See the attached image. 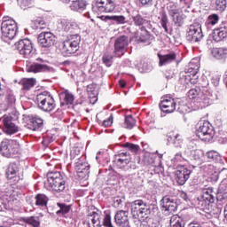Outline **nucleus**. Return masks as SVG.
<instances>
[{
	"label": "nucleus",
	"mask_w": 227,
	"mask_h": 227,
	"mask_svg": "<svg viewBox=\"0 0 227 227\" xmlns=\"http://www.w3.org/2000/svg\"><path fill=\"white\" fill-rule=\"evenodd\" d=\"M130 210L133 217L146 221L150 215H153L157 212V207L148 204L143 200H137L130 203Z\"/></svg>",
	"instance_id": "nucleus-1"
},
{
	"label": "nucleus",
	"mask_w": 227,
	"mask_h": 227,
	"mask_svg": "<svg viewBox=\"0 0 227 227\" xmlns=\"http://www.w3.org/2000/svg\"><path fill=\"white\" fill-rule=\"evenodd\" d=\"M19 152H20V144L17 140L4 139L0 143V154L3 157L10 159L19 155Z\"/></svg>",
	"instance_id": "nucleus-2"
},
{
	"label": "nucleus",
	"mask_w": 227,
	"mask_h": 227,
	"mask_svg": "<svg viewBox=\"0 0 227 227\" xmlns=\"http://www.w3.org/2000/svg\"><path fill=\"white\" fill-rule=\"evenodd\" d=\"M196 135L201 141L210 143L214 139V136H215V130H214V126L209 121H203L197 124Z\"/></svg>",
	"instance_id": "nucleus-3"
},
{
	"label": "nucleus",
	"mask_w": 227,
	"mask_h": 227,
	"mask_svg": "<svg viewBox=\"0 0 227 227\" xmlns=\"http://www.w3.org/2000/svg\"><path fill=\"white\" fill-rule=\"evenodd\" d=\"M38 107L44 113H51L56 107V101L51 92L43 91L36 96Z\"/></svg>",
	"instance_id": "nucleus-4"
},
{
	"label": "nucleus",
	"mask_w": 227,
	"mask_h": 227,
	"mask_svg": "<svg viewBox=\"0 0 227 227\" xmlns=\"http://www.w3.org/2000/svg\"><path fill=\"white\" fill-rule=\"evenodd\" d=\"M47 178L49 185L54 192H63L67 188L65 177H63L61 172H50L47 175Z\"/></svg>",
	"instance_id": "nucleus-5"
},
{
	"label": "nucleus",
	"mask_w": 227,
	"mask_h": 227,
	"mask_svg": "<svg viewBox=\"0 0 227 227\" xmlns=\"http://www.w3.org/2000/svg\"><path fill=\"white\" fill-rule=\"evenodd\" d=\"M0 121L2 123V129L4 134L7 136H13L19 132V125H17V121L15 118L10 114H4L1 117Z\"/></svg>",
	"instance_id": "nucleus-6"
},
{
	"label": "nucleus",
	"mask_w": 227,
	"mask_h": 227,
	"mask_svg": "<svg viewBox=\"0 0 227 227\" xmlns=\"http://www.w3.org/2000/svg\"><path fill=\"white\" fill-rule=\"evenodd\" d=\"M81 35L77 34L70 35V37L63 43V52H66V54H75V52L79 51Z\"/></svg>",
	"instance_id": "nucleus-7"
},
{
	"label": "nucleus",
	"mask_w": 227,
	"mask_h": 227,
	"mask_svg": "<svg viewBox=\"0 0 227 227\" xmlns=\"http://www.w3.org/2000/svg\"><path fill=\"white\" fill-rule=\"evenodd\" d=\"M92 9L98 13H113L116 10V4L113 0H96Z\"/></svg>",
	"instance_id": "nucleus-8"
},
{
	"label": "nucleus",
	"mask_w": 227,
	"mask_h": 227,
	"mask_svg": "<svg viewBox=\"0 0 227 227\" xmlns=\"http://www.w3.org/2000/svg\"><path fill=\"white\" fill-rule=\"evenodd\" d=\"M1 32L3 36L13 40L17 36V22L13 20H5L1 23Z\"/></svg>",
	"instance_id": "nucleus-9"
},
{
	"label": "nucleus",
	"mask_w": 227,
	"mask_h": 227,
	"mask_svg": "<svg viewBox=\"0 0 227 227\" xmlns=\"http://www.w3.org/2000/svg\"><path fill=\"white\" fill-rule=\"evenodd\" d=\"M14 46L19 51L20 54L24 56V58H33V43L31 40L27 38L21 39L15 43Z\"/></svg>",
	"instance_id": "nucleus-10"
},
{
	"label": "nucleus",
	"mask_w": 227,
	"mask_h": 227,
	"mask_svg": "<svg viewBox=\"0 0 227 227\" xmlns=\"http://www.w3.org/2000/svg\"><path fill=\"white\" fill-rule=\"evenodd\" d=\"M202 38L203 31L201 30V24L193 23L190 25L186 35L188 42H191V43H196L197 42H201Z\"/></svg>",
	"instance_id": "nucleus-11"
},
{
	"label": "nucleus",
	"mask_w": 227,
	"mask_h": 227,
	"mask_svg": "<svg viewBox=\"0 0 227 227\" xmlns=\"http://www.w3.org/2000/svg\"><path fill=\"white\" fill-rule=\"evenodd\" d=\"M160 205L161 212L164 214V215H171V214H173V212H175L178 207L176 200H175L173 197L169 196L163 197L160 202Z\"/></svg>",
	"instance_id": "nucleus-12"
},
{
	"label": "nucleus",
	"mask_w": 227,
	"mask_h": 227,
	"mask_svg": "<svg viewBox=\"0 0 227 227\" xmlns=\"http://www.w3.org/2000/svg\"><path fill=\"white\" fill-rule=\"evenodd\" d=\"M129 47V36L121 35L115 39L114 42V52L116 56H123L125 50Z\"/></svg>",
	"instance_id": "nucleus-13"
},
{
	"label": "nucleus",
	"mask_w": 227,
	"mask_h": 227,
	"mask_svg": "<svg viewBox=\"0 0 227 227\" xmlns=\"http://www.w3.org/2000/svg\"><path fill=\"white\" fill-rule=\"evenodd\" d=\"M160 109L162 113H166L167 114L175 113L176 102L172 98H164L160 103Z\"/></svg>",
	"instance_id": "nucleus-14"
},
{
	"label": "nucleus",
	"mask_w": 227,
	"mask_h": 227,
	"mask_svg": "<svg viewBox=\"0 0 227 227\" xmlns=\"http://www.w3.org/2000/svg\"><path fill=\"white\" fill-rule=\"evenodd\" d=\"M37 42L40 47H51L54 45V35L51 32H42L37 37Z\"/></svg>",
	"instance_id": "nucleus-15"
},
{
	"label": "nucleus",
	"mask_w": 227,
	"mask_h": 227,
	"mask_svg": "<svg viewBox=\"0 0 227 227\" xmlns=\"http://www.w3.org/2000/svg\"><path fill=\"white\" fill-rule=\"evenodd\" d=\"M191 170L187 168L181 166L176 171V180L179 185H184L188 178H191Z\"/></svg>",
	"instance_id": "nucleus-16"
},
{
	"label": "nucleus",
	"mask_w": 227,
	"mask_h": 227,
	"mask_svg": "<svg viewBox=\"0 0 227 227\" xmlns=\"http://www.w3.org/2000/svg\"><path fill=\"white\" fill-rule=\"evenodd\" d=\"M115 223L120 227H130V223L129 222V211L119 210L114 216Z\"/></svg>",
	"instance_id": "nucleus-17"
},
{
	"label": "nucleus",
	"mask_w": 227,
	"mask_h": 227,
	"mask_svg": "<svg viewBox=\"0 0 227 227\" xmlns=\"http://www.w3.org/2000/svg\"><path fill=\"white\" fill-rule=\"evenodd\" d=\"M130 160H132V158L130 157L129 153H118L114 158V161L116 162L118 168H121V169L125 168L128 164H130Z\"/></svg>",
	"instance_id": "nucleus-18"
},
{
	"label": "nucleus",
	"mask_w": 227,
	"mask_h": 227,
	"mask_svg": "<svg viewBox=\"0 0 227 227\" xmlns=\"http://www.w3.org/2000/svg\"><path fill=\"white\" fill-rule=\"evenodd\" d=\"M59 26L63 29V31H66V33H78L79 29H81L77 23L68 20H62Z\"/></svg>",
	"instance_id": "nucleus-19"
},
{
	"label": "nucleus",
	"mask_w": 227,
	"mask_h": 227,
	"mask_svg": "<svg viewBox=\"0 0 227 227\" xmlns=\"http://www.w3.org/2000/svg\"><path fill=\"white\" fill-rule=\"evenodd\" d=\"M20 171V164L19 162H11L6 169V177L8 180H13L19 175Z\"/></svg>",
	"instance_id": "nucleus-20"
},
{
	"label": "nucleus",
	"mask_w": 227,
	"mask_h": 227,
	"mask_svg": "<svg viewBox=\"0 0 227 227\" xmlns=\"http://www.w3.org/2000/svg\"><path fill=\"white\" fill-rule=\"evenodd\" d=\"M51 67L47 65L34 63L27 65L26 67L27 72H33L34 74H38V72H49Z\"/></svg>",
	"instance_id": "nucleus-21"
},
{
	"label": "nucleus",
	"mask_w": 227,
	"mask_h": 227,
	"mask_svg": "<svg viewBox=\"0 0 227 227\" xmlns=\"http://www.w3.org/2000/svg\"><path fill=\"white\" fill-rule=\"evenodd\" d=\"M158 58L160 59V62H159L160 67H164L165 65H169V63H173V61L176 59V53L170 52L165 55L158 54Z\"/></svg>",
	"instance_id": "nucleus-22"
},
{
	"label": "nucleus",
	"mask_w": 227,
	"mask_h": 227,
	"mask_svg": "<svg viewBox=\"0 0 227 227\" xmlns=\"http://www.w3.org/2000/svg\"><path fill=\"white\" fill-rule=\"evenodd\" d=\"M88 224L89 227H100L102 223H100V215L93 211L88 215Z\"/></svg>",
	"instance_id": "nucleus-23"
},
{
	"label": "nucleus",
	"mask_w": 227,
	"mask_h": 227,
	"mask_svg": "<svg viewBox=\"0 0 227 227\" xmlns=\"http://www.w3.org/2000/svg\"><path fill=\"white\" fill-rule=\"evenodd\" d=\"M70 8L74 12H78V10H84V8H86L85 0H63L64 3H70Z\"/></svg>",
	"instance_id": "nucleus-24"
},
{
	"label": "nucleus",
	"mask_w": 227,
	"mask_h": 227,
	"mask_svg": "<svg viewBox=\"0 0 227 227\" xmlns=\"http://www.w3.org/2000/svg\"><path fill=\"white\" fill-rule=\"evenodd\" d=\"M211 56L215 59H226L227 58V49L226 48H213L211 50Z\"/></svg>",
	"instance_id": "nucleus-25"
},
{
	"label": "nucleus",
	"mask_w": 227,
	"mask_h": 227,
	"mask_svg": "<svg viewBox=\"0 0 227 227\" xmlns=\"http://www.w3.org/2000/svg\"><path fill=\"white\" fill-rule=\"evenodd\" d=\"M202 198L204 201L214 203V201H215V192H214V188H205L203 190Z\"/></svg>",
	"instance_id": "nucleus-26"
},
{
	"label": "nucleus",
	"mask_w": 227,
	"mask_h": 227,
	"mask_svg": "<svg viewBox=\"0 0 227 227\" xmlns=\"http://www.w3.org/2000/svg\"><path fill=\"white\" fill-rule=\"evenodd\" d=\"M42 127H43V120L40 119V118H32L30 120V123L28 124V129H30V130H40V129H42Z\"/></svg>",
	"instance_id": "nucleus-27"
},
{
	"label": "nucleus",
	"mask_w": 227,
	"mask_h": 227,
	"mask_svg": "<svg viewBox=\"0 0 227 227\" xmlns=\"http://www.w3.org/2000/svg\"><path fill=\"white\" fill-rule=\"evenodd\" d=\"M23 223L32 227H40L41 222L38 216H27L23 218Z\"/></svg>",
	"instance_id": "nucleus-28"
},
{
	"label": "nucleus",
	"mask_w": 227,
	"mask_h": 227,
	"mask_svg": "<svg viewBox=\"0 0 227 227\" xmlns=\"http://www.w3.org/2000/svg\"><path fill=\"white\" fill-rule=\"evenodd\" d=\"M192 160H195V162L200 166L203 160H205V156L203 155V151L195 150L192 152Z\"/></svg>",
	"instance_id": "nucleus-29"
},
{
	"label": "nucleus",
	"mask_w": 227,
	"mask_h": 227,
	"mask_svg": "<svg viewBox=\"0 0 227 227\" xmlns=\"http://www.w3.org/2000/svg\"><path fill=\"white\" fill-rule=\"evenodd\" d=\"M76 170L82 176H86L90 175V165L88 163H77Z\"/></svg>",
	"instance_id": "nucleus-30"
},
{
	"label": "nucleus",
	"mask_w": 227,
	"mask_h": 227,
	"mask_svg": "<svg viewBox=\"0 0 227 227\" xmlns=\"http://www.w3.org/2000/svg\"><path fill=\"white\" fill-rule=\"evenodd\" d=\"M47 203H49L47 195L39 193L35 196V205L37 207H47Z\"/></svg>",
	"instance_id": "nucleus-31"
},
{
	"label": "nucleus",
	"mask_w": 227,
	"mask_h": 227,
	"mask_svg": "<svg viewBox=\"0 0 227 227\" xmlns=\"http://www.w3.org/2000/svg\"><path fill=\"white\" fill-rule=\"evenodd\" d=\"M122 127L124 129H129V130H132V129L136 127V119H134L132 115H126Z\"/></svg>",
	"instance_id": "nucleus-32"
},
{
	"label": "nucleus",
	"mask_w": 227,
	"mask_h": 227,
	"mask_svg": "<svg viewBox=\"0 0 227 227\" xmlns=\"http://www.w3.org/2000/svg\"><path fill=\"white\" fill-rule=\"evenodd\" d=\"M170 227H185V223L178 215H174L170 218Z\"/></svg>",
	"instance_id": "nucleus-33"
},
{
	"label": "nucleus",
	"mask_w": 227,
	"mask_h": 227,
	"mask_svg": "<svg viewBox=\"0 0 227 227\" xmlns=\"http://www.w3.org/2000/svg\"><path fill=\"white\" fill-rule=\"evenodd\" d=\"M35 84H36V80L34 78L23 79L21 81L22 90H26L27 91H29L30 88L35 87Z\"/></svg>",
	"instance_id": "nucleus-34"
},
{
	"label": "nucleus",
	"mask_w": 227,
	"mask_h": 227,
	"mask_svg": "<svg viewBox=\"0 0 227 227\" xmlns=\"http://www.w3.org/2000/svg\"><path fill=\"white\" fill-rule=\"evenodd\" d=\"M170 15L171 17H174L173 20L175 24H177V26H182V24H184V17L178 14V10H172Z\"/></svg>",
	"instance_id": "nucleus-35"
},
{
	"label": "nucleus",
	"mask_w": 227,
	"mask_h": 227,
	"mask_svg": "<svg viewBox=\"0 0 227 227\" xmlns=\"http://www.w3.org/2000/svg\"><path fill=\"white\" fill-rule=\"evenodd\" d=\"M132 20L135 26H145V24H148V21L141 16V14L137 13L132 15Z\"/></svg>",
	"instance_id": "nucleus-36"
},
{
	"label": "nucleus",
	"mask_w": 227,
	"mask_h": 227,
	"mask_svg": "<svg viewBox=\"0 0 227 227\" xmlns=\"http://www.w3.org/2000/svg\"><path fill=\"white\" fill-rule=\"evenodd\" d=\"M226 37L227 35L219 28L215 29L213 32V40H215V42H221V40H224Z\"/></svg>",
	"instance_id": "nucleus-37"
},
{
	"label": "nucleus",
	"mask_w": 227,
	"mask_h": 227,
	"mask_svg": "<svg viewBox=\"0 0 227 227\" xmlns=\"http://www.w3.org/2000/svg\"><path fill=\"white\" fill-rule=\"evenodd\" d=\"M58 207L60 208L56 212L57 215H65V214H68L70 212V206L63 203H57Z\"/></svg>",
	"instance_id": "nucleus-38"
},
{
	"label": "nucleus",
	"mask_w": 227,
	"mask_h": 227,
	"mask_svg": "<svg viewBox=\"0 0 227 227\" xmlns=\"http://www.w3.org/2000/svg\"><path fill=\"white\" fill-rule=\"evenodd\" d=\"M207 159L209 160H213L214 162H219L221 160V156L219 155V153L215 151H209L206 153Z\"/></svg>",
	"instance_id": "nucleus-39"
},
{
	"label": "nucleus",
	"mask_w": 227,
	"mask_h": 227,
	"mask_svg": "<svg viewBox=\"0 0 227 227\" xmlns=\"http://www.w3.org/2000/svg\"><path fill=\"white\" fill-rule=\"evenodd\" d=\"M226 0H215V8L217 12H224L226 10Z\"/></svg>",
	"instance_id": "nucleus-40"
},
{
	"label": "nucleus",
	"mask_w": 227,
	"mask_h": 227,
	"mask_svg": "<svg viewBox=\"0 0 227 227\" xmlns=\"http://www.w3.org/2000/svg\"><path fill=\"white\" fill-rule=\"evenodd\" d=\"M110 20L116 22V24H127V18L123 15L110 16Z\"/></svg>",
	"instance_id": "nucleus-41"
},
{
	"label": "nucleus",
	"mask_w": 227,
	"mask_h": 227,
	"mask_svg": "<svg viewBox=\"0 0 227 227\" xmlns=\"http://www.w3.org/2000/svg\"><path fill=\"white\" fill-rule=\"evenodd\" d=\"M33 27L35 29H45L47 27V24L43 20L38 19L34 21Z\"/></svg>",
	"instance_id": "nucleus-42"
},
{
	"label": "nucleus",
	"mask_w": 227,
	"mask_h": 227,
	"mask_svg": "<svg viewBox=\"0 0 227 227\" xmlns=\"http://www.w3.org/2000/svg\"><path fill=\"white\" fill-rule=\"evenodd\" d=\"M5 100L8 106H11V107L15 105V102H17V98H15V95H13V92L12 91L7 92Z\"/></svg>",
	"instance_id": "nucleus-43"
},
{
	"label": "nucleus",
	"mask_w": 227,
	"mask_h": 227,
	"mask_svg": "<svg viewBox=\"0 0 227 227\" xmlns=\"http://www.w3.org/2000/svg\"><path fill=\"white\" fill-rule=\"evenodd\" d=\"M160 25L166 33H169V29L168 28V15L166 12L161 14Z\"/></svg>",
	"instance_id": "nucleus-44"
},
{
	"label": "nucleus",
	"mask_w": 227,
	"mask_h": 227,
	"mask_svg": "<svg viewBox=\"0 0 227 227\" xmlns=\"http://www.w3.org/2000/svg\"><path fill=\"white\" fill-rule=\"evenodd\" d=\"M104 65L106 67H111L113 65V55H110L109 53H105L102 58Z\"/></svg>",
	"instance_id": "nucleus-45"
},
{
	"label": "nucleus",
	"mask_w": 227,
	"mask_h": 227,
	"mask_svg": "<svg viewBox=\"0 0 227 227\" xmlns=\"http://www.w3.org/2000/svg\"><path fill=\"white\" fill-rule=\"evenodd\" d=\"M219 22V15L211 14L208 16L207 24H210L211 26H215Z\"/></svg>",
	"instance_id": "nucleus-46"
},
{
	"label": "nucleus",
	"mask_w": 227,
	"mask_h": 227,
	"mask_svg": "<svg viewBox=\"0 0 227 227\" xmlns=\"http://www.w3.org/2000/svg\"><path fill=\"white\" fill-rule=\"evenodd\" d=\"M220 192L216 195L217 201H221L222 203H226L227 201V192L226 191H219Z\"/></svg>",
	"instance_id": "nucleus-47"
},
{
	"label": "nucleus",
	"mask_w": 227,
	"mask_h": 227,
	"mask_svg": "<svg viewBox=\"0 0 227 227\" xmlns=\"http://www.w3.org/2000/svg\"><path fill=\"white\" fill-rule=\"evenodd\" d=\"M64 102L67 106L74 104V95L70 93L64 94Z\"/></svg>",
	"instance_id": "nucleus-48"
},
{
	"label": "nucleus",
	"mask_w": 227,
	"mask_h": 227,
	"mask_svg": "<svg viewBox=\"0 0 227 227\" xmlns=\"http://www.w3.org/2000/svg\"><path fill=\"white\" fill-rule=\"evenodd\" d=\"M124 147L130 150V152H133V153H137V151L139 150V145H134V144H131V143L124 144Z\"/></svg>",
	"instance_id": "nucleus-49"
},
{
	"label": "nucleus",
	"mask_w": 227,
	"mask_h": 227,
	"mask_svg": "<svg viewBox=\"0 0 227 227\" xmlns=\"http://www.w3.org/2000/svg\"><path fill=\"white\" fill-rule=\"evenodd\" d=\"M103 225L106 227H114L111 223V215H106L103 218Z\"/></svg>",
	"instance_id": "nucleus-50"
},
{
	"label": "nucleus",
	"mask_w": 227,
	"mask_h": 227,
	"mask_svg": "<svg viewBox=\"0 0 227 227\" xmlns=\"http://www.w3.org/2000/svg\"><path fill=\"white\" fill-rule=\"evenodd\" d=\"M123 201H125V198H121V197L114 198V207H115V208H118L123 203Z\"/></svg>",
	"instance_id": "nucleus-51"
},
{
	"label": "nucleus",
	"mask_w": 227,
	"mask_h": 227,
	"mask_svg": "<svg viewBox=\"0 0 227 227\" xmlns=\"http://www.w3.org/2000/svg\"><path fill=\"white\" fill-rule=\"evenodd\" d=\"M198 95H200V90H198L197 89H191L188 91V97L189 98H196L198 97Z\"/></svg>",
	"instance_id": "nucleus-52"
},
{
	"label": "nucleus",
	"mask_w": 227,
	"mask_h": 227,
	"mask_svg": "<svg viewBox=\"0 0 227 227\" xmlns=\"http://www.w3.org/2000/svg\"><path fill=\"white\" fill-rule=\"evenodd\" d=\"M173 143L176 146H180V145H182L183 140H182V136L176 134V136H174L173 138Z\"/></svg>",
	"instance_id": "nucleus-53"
},
{
	"label": "nucleus",
	"mask_w": 227,
	"mask_h": 227,
	"mask_svg": "<svg viewBox=\"0 0 227 227\" xmlns=\"http://www.w3.org/2000/svg\"><path fill=\"white\" fill-rule=\"evenodd\" d=\"M18 4L22 10H25L26 7L29 6V0H18Z\"/></svg>",
	"instance_id": "nucleus-54"
},
{
	"label": "nucleus",
	"mask_w": 227,
	"mask_h": 227,
	"mask_svg": "<svg viewBox=\"0 0 227 227\" xmlns=\"http://www.w3.org/2000/svg\"><path fill=\"white\" fill-rule=\"evenodd\" d=\"M113 125V116H110L108 119L103 121L104 127H111Z\"/></svg>",
	"instance_id": "nucleus-55"
},
{
	"label": "nucleus",
	"mask_w": 227,
	"mask_h": 227,
	"mask_svg": "<svg viewBox=\"0 0 227 227\" xmlns=\"http://www.w3.org/2000/svg\"><path fill=\"white\" fill-rule=\"evenodd\" d=\"M142 68L144 72H150L152 70V66L147 62H144L142 65Z\"/></svg>",
	"instance_id": "nucleus-56"
},
{
	"label": "nucleus",
	"mask_w": 227,
	"mask_h": 227,
	"mask_svg": "<svg viewBox=\"0 0 227 227\" xmlns=\"http://www.w3.org/2000/svg\"><path fill=\"white\" fill-rule=\"evenodd\" d=\"M177 111H178L179 113H182V114L187 113V106H185V105H180V106L177 107Z\"/></svg>",
	"instance_id": "nucleus-57"
},
{
	"label": "nucleus",
	"mask_w": 227,
	"mask_h": 227,
	"mask_svg": "<svg viewBox=\"0 0 227 227\" xmlns=\"http://www.w3.org/2000/svg\"><path fill=\"white\" fill-rule=\"evenodd\" d=\"M218 191H225V192H227V183H226V181H223L220 184Z\"/></svg>",
	"instance_id": "nucleus-58"
},
{
	"label": "nucleus",
	"mask_w": 227,
	"mask_h": 227,
	"mask_svg": "<svg viewBox=\"0 0 227 227\" xmlns=\"http://www.w3.org/2000/svg\"><path fill=\"white\" fill-rule=\"evenodd\" d=\"M218 29L223 31L227 35V22L222 23Z\"/></svg>",
	"instance_id": "nucleus-59"
},
{
	"label": "nucleus",
	"mask_w": 227,
	"mask_h": 227,
	"mask_svg": "<svg viewBox=\"0 0 227 227\" xmlns=\"http://www.w3.org/2000/svg\"><path fill=\"white\" fill-rule=\"evenodd\" d=\"M211 82L215 87L219 86V77L218 76H213L212 79H211Z\"/></svg>",
	"instance_id": "nucleus-60"
},
{
	"label": "nucleus",
	"mask_w": 227,
	"mask_h": 227,
	"mask_svg": "<svg viewBox=\"0 0 227 227\" xmlns=\"http://www.w3.org/2000/svg\"><path fill=\"white\" fill-rule=\"evenodd\" d=\"M98 19L103 20L104 22H109L111 20V16H98Z\"/></svg>",
	"instance_id": "nucleus-61"
},
{
	"label": "nucleus",
	"mask_w": 227,
	"mask_h": 227,
	"mask_svg": "<svg viewBox=\"0 0 227 227\" xmlns=\"http://www.w3.org/2000/svg\"><path fill=\"white\" fill-rule=\"evenodd\" d=\"M59 113H61V111L58 110V111L54 114V115H55L56 117L59 116V120H62V119H63V113H61L60 114H59Z\"/></svg>",
	"instance_id": "nucleus-62"
},
{
	"label": "nucleus",
	"mask_w": 227,
	"mask_h": 227,
	"mask_svg": "<svg viewBox=\"0 0 227 227\" xmlns=\"http://www.w3.org/2000/svg\"><path fill=\"white\" fill-rule=\"evenodd\" d=\"M139 2L145 6L148 4V3H152V0H139Z\"/></svg>",
	"instance_id": "nucleus-63"
},
{
	"label": "nucleus",
	"mask_w": 227,
	"mask_h": 227,
	"mask_svg": "<svg viewBox=\"0 0 227 227\" xmlns=\"http://www.w3.org/2000/svg\"><path fill=\"white\" fill-rule=\"evenodd\" d=\"M175 159L176 160H180V159H182V153H176Z\"/></svg>",
	"instance_id": "nucleus-64"
}]
</instances>
